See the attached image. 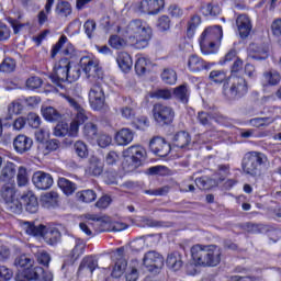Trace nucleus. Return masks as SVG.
<instances>
[{"label": "nucleus", "instance_id": "dca6fc26", "mask_svg": "<svg viewBox=\"0 0 281 281\" xmlns=\"http://www.w3.org/2000/svg\"><path fill=\"white\" fill-rule=\"evenodd\" d=\"M164 0H142L138 10L143 14H159L164 10Z\"/></svg>", "mask_w": 281, "mask_h": 281}, {"label": "nucleus", "instance_id": "0eeeda50", "mask_svg": "<svg viewBox=\"0 0 281 281\" xmlns=\"http://www.w3.org/2000/svg\"><path fill=\"white\" fill-rule=\"evenodd\" d=\"M151 113L159 126H170L175 122V109L164 103H155Z\"/></svg>", "mask_w": 281, "mask_h": 281}, {"label": "nucleus", "instance_id": "37998d69", "mask_svg": "<svg viewBox=\"0 0 281 281\" xmlns=\"http://www.w3.org/2000/svg\"><path fill=\"white\" fill-rule=\"evenodd\" d=\"M231 167L229 165H218L217 166V170L215 172V176L217 177V179H215L218 183H223V181H225V179H227L228 175H231Z\"/></svg>", "mask_w": 281, "mask_h": 281}, {"label": "nucleus", "instance_id": "de8ad7c7", "mask_svg": "<svg viewBox=\"0 0 281 281\" xmlns=\"http://www.w3.org/2000/svg\"><path fill=\"white\" fill-rule=\"evenodd\" d=\"M173 94H175V98H177V100H180V102H183V104L188 103V86L187 85L177 87L173 90Z\"/></svg>", "mask_w": 281, "mask_h": 281}, {"label": "nucleus", "instance_id": "09e8293b", "mask_svg": "<svg viewBox=\"0 0 281 281\" xmlns=\"http://www.w3.org/2000/svg\"><path fill=\"white\" fill-rule=\"evenodd\" d=\"M149 65H150V60L146 59L145 57H139L135 63V71L137 76H144Z\"/></svg>", "mask_w": 281, "mask_h": 281}, {"label": "nucleus", "instance_id": "6e6552de", "mask_svg": "<svg viewBox=\"0 0 281 281\" xmlns=\"http://www.w3.org/2000/svg\"><path fill=\"white\" fill-rule=\"evenodd\" d=\"M89 102L93 111H103L104 113L109 111V105H106V97H104V90L100 85H94L90 89Z\"/></svg>", "mask_w": 281, "mask_h": 281}, {"label": "nucleus", "instance_id": "6ab92c4d", "mask_svg": "<svg viewBox=\"0 0 281 281\" xmlns=\"http://www.w3.org/2000/svg\"><path fill=\"white\" fill-rule=\"evenodd\" d=\"M123 155H127V157H131L132 159H135L138 161V164L144 165L146 161V148H144L142 145H132L125 150H123Z\"/></svg>", "mask_w": 281, "mask_h": 281}, {"label": "nucleus", "instance_id": "ea45409f", "mask_svg": "<svg viewBox=\"0 0 281 281\" xmlns=\"http://www.w3.org/2000/svg\"><path fill=\"white\" fill-rule=\"evenodd\" d=\"M97 267L98 261L92 257H86L79 266V273H82V271H89V273H93Z\"/></svg>", "mask_w": 281, "mask_h": 281}, {"label": "nucleus", "instance_id": "3c124183", "mask_svg": "<svg viewBox=\"0 0 281 281\" xmlns=\"http://www.w3.org/2000/svg\"><path fill=\"white\" fill-rule=\"evenodd\" d=\"M226 78H227V75L223 70H212L209 76V80L217 85L225 82Z\"/></svg>", "mask_w": 281, "mask_h": 281}, {"label": "nucleus", "instance_id": "774afa93", "mask_svg": "<svg viewBox=\"0 0 281 281\" xmlns=\"http://www.w3.org/2000/svg\"><path fill=\"white\" fill-rule=\"evenodd\" d=\"M13 272L5 266H0V281L12 280Z\"/></svg>", "mask_w": 281, "mask_h": 281}, {"label": "nucleus", "instance_id": "c85d7f7f", "mask_svg": "<svg viewBox=\"0 0 281 281\" xmlns=\"http://www.w3.org/2000/svg\"><path fill=\"white\" fill-rule=\"evenodd\" d=\"M195 186L200 190H212V188H216V186H218V181L214 178L202 176L195 179Z\"/></svg>", "mask_w": 281, "mask_h": 281}, {"label": "nucleus", "instance_id": "2f4dec72", "mask_svg": "<svg viewBox=\"0 0 281 281\" xmlns=\"http://www.w3.org/2000/svg\"><path fill=\"white\" fill-rule=\"evenodd\" d=\"M42 114L47 122H63V114H60V112L53 106L42 109Z\"/></svg>", "mask_w": 281, "mask_h": 281}, {"label": "nucleus", "instance_id": "f8f14e48", "mask_svg": "<svg viewBox=\"0 0 281 281\" xmlns=\"http://www.w3.org/2000/svg\"><path fill=\"white\" fill-rule=\"evenodd\" d=\"M79 65L88 78H100L102 70L93 58L89 56L81 57Z\"/></svg>", "mask_w": 281, "mask_h": 281}, {"label": "nucleus", "instance_id": "bf43d9fd", "mask_svg": "<svg viewBox=\"0 0 281 281\" xmlns=\"http://www.w3.org/2000/svg\"><path fill=\"white\" fill-rule=\"evenodd\" d=\"M25 120L31 128H38L41 126V116L34 112L29 113Z\"/></svg>", "mask_w": 281, "mask_h": 281}, {"label": "nucleus", "instance_id": "f3484780", "mask_svg": "<svg viewBox=\"0 0 281 281\" xmlns=\"http://www.w3.org/2000/svg\"><path fill=\"white\" fill-rule=\"evenodd\" d=\"M114 256L116 261L112 270V278H122L124 271H126V267H128V262L124 258V247L117 248Z\"/></svg>", "mask_w": 281, "mask_h": 281}, {"label": "nucleus", "instance_id": "bb28decb", "mask_svg": "<svg viewBox=\"0 0 281 281\" xmlns=\"http://www.w3.org/2000/svg\"><path fill=\"white\" fill-rule=\"evenodd\" d=\"M58 148H60V142L58 139H50L46 143L38 144L37 153L38 155H49V153H54Z\"/></svg>", "mask_w": 281, "mask_h": 281}, {"label": "nucleus", "instance_id": "f704fd0d", "mask_svg": "<svg viewBox=\"0 0 281 281\" xmlns=\"http://www.w3.org/2000/svg\"><path fill=\"white\" fill-rule=\"evenodd\" d=\"M77 201H81V203H93L95 199H98V194L95 191L88 189V190H82L78 191L76 193Z\"/></svg>", "mask_w": 281, "mask_h": 281}, {"label": "nucleus", "instance_id": "5701e85b", "mask_svg": "<svg viewBox=\"0 0 281 281\" xmlns=\"http://www.w3.org/2000/svg\"><path fill=\"white\" fill-rule=\"evenodd\" d=\"M188 67L190 71L196 72L203 71V69H210V64L196 55H191L188 59Z\"/></svg>", "mask_w": 281, "mask_h": 281}, {"label": "nucleus", "instance_id": "f257e3e1", "mask_svg": "<svg viewBox=\"0 0 281 281\" xmlns=\"http://www.w3.org/2000/svg\"><path fill=\"white\" fill-rule=\"evenodd\" d=\"M125 36L135 49H146L153 38V29L142 20H132L125 29Z\"/></svg>", "mask_w": 281, "mask_h": 281}, {"label": "nucleus", "instance_id": "c03bdc74", "mask_svg": "<svg viewBox=\"0 0 281 281\" xmlns=\"http://www.w3.org/2000/svg\"><path fill=\"white\" fill-rule=\"evenodd\" d=\"M74 148L77 157L80 159H87V157H89V149L87 148V144H85V142L77 140Z\"/></svg>", "mask_w": 281, "mask_h": 281}, {"label": "nucleus", "instance_id": "7c9ffc66", "mask_svg": "<svg viewBox=\"0 0 281 281\" xmlns=\"http://www.w3.org/2000/svg\"><path fill=\"white\" fill-rule=\"evenodd\" d=\"M140 166H143L142 162H138L135 158H131V156L123 154L122 168L124 172H135V170Z\"/></svg>", "mask_w": 281, "mask_h": 281}, {"label": "nucleus", "instance_id": "49530a36", "mask_svg": "<svg viewBox=\"0 0 281 281\" xmlns=\"http://www.w3.org/2000/svg\"><path fill=\"white\" fill-rule=\"evenodd\" d=\"M263 78L268 85L271 87H276V85H280L281 76L280 72L276 70H270L263 74Z\"/></svg>", "mask_w": 281, "mask_h": 281}, {"label": "nucleus", "instance_id": "4468645a", "mask_svg": "<svg viewBox=\"0 0 281 281\" xmlns=\"http://www.w3.org/2000/svg\"><path fill=\"white\" fill-rule=\"evenodd\" d=\"M32 182L37 190H49L54 186V177L45 171H36L33 173Z\"/></svg>", "mask_w": 281, "mask_h": 281}, {"label": "nucleus", "instance_id": "b1692460", "mask_svg": "<svg viewBox=\"0 0 281 281\" xmlns=\"http://www.w3.org/2000/svg\"><path fill=\"white\" fill-rule=\"evenodd\" d=\"M116 63L124 74H128L131 69H133V58L126 52L119 53L116 57Z\"/></svg>", "mask_w": 281, "mask_h": 281}, {"label": "nucleus", "instance_id": "5fc2aeb1", "mask_svg": "<svg viewBox=\"0 0 281 281\" xmlns=\"http://www.w3.org/2000/svg\"><path fill=\"white\" fill-rule=\"evenodd\" d=\"M109 45H111L113 49H123V47H126V41L117 35H112L109 38Z\"/></svg>", "mask_w": 281, "mask_h": 281}, {"label": "nucleus", "instance_id": "13d9d810", "mask_svg": "<svg viewBox=\"0 0 281 281\" xmlns=\"http://www.w3.org/2000/svg\"><path fill=\"white\" fill-rule=\"evenodd\" d=\"M35 258L40 265H43L44 267H49L52 257L47 254V251L45 250L37 251L35 254Z\"/></svg>", "mask_w": 281, "mask_h": 281}, {"label": "nucleus", "instance_id": "393cba45", "mask_svg": "<svg viewBox=\"0 0 281 281\" xmlns=\"http://www.w3.org/2000/svg\"><path fill=\"white\" fill-rule=\"evenodd\" d=\"M0 196L3 203L12 201V199L16 198V187H14V183L8 182L2 184V187L0 188Z\"/></svg>", "mask_w": 281, "mask_h": 281}, {"label": "nucleus", "instance_id": "c756f323", "mask_svg": "<svg viewBox=\"0 0 281 281\" xmlns=\"http://www.w3.org/2000/svg\"><path fill=\"white\" fill-rule=\"evenodd\" d=\"M88 172L93 177H100L104 172V162L95 156L91 157Z\"/></svg>", "mask_w": 281, "mask_h": 281}, {"label": "nucleus", "instance_id": "a878e982", "mask_svg": "<svg viewBox=\"0 0 281 281\" xmlns=\"http://www.w3.org/2000/svg\"><path fill=\"white\" fill-rule=\"evenodd\" d=\"M192 142V137L186 131L178 132L172 138V143L177 148H188Z\"/></svg>", "mask_w": 281, "mask_h": 281}, {"label": "nucleus", "instance_id": "680f3d73", "mask_svg": "<svg viewBox=\"0 0 281 281\" xmlns=\"http://www.w3.org/2000/svg\"><path fill=\"white\" fill-rule=\"evenodd\" d=\"M135 128L138 131H146L150 126V122L146 116H139L133 122Z\"/></svg>", "mask_w": 281, "mask_h": 281}, {"label": "nucleus", "instance_id": "cd10ccee", "mask_svg": "<svg viewBox=\"0 0 281 281\" xmlns=\"http://www.w3.org/2000/svg\"><path fill=\"white\" fill-rule=\"evenodd\" d=\"M167 266L172 271H179L181 267H183V257L179 251H175L168 255L167 257Z\"/></svg>", "mask_w": 281, "mask_h": 281}, {"label": "nucleus", "instance_id": "f03ea898", "mask_svg": "<svg viewBox=\"0 0 281 281\" xmlns=\"http://www.w3.org/2000/svg\"><path fill=\"white\" fill-rule=\"evenodd\" d=\"M223 249L216 245L196 244L191 247V258L198 267H218Z\"/></svg>", "mask_w": 281, "mask_h": 281}, {"label": "nucleus", "instance_id": "412c9836", "mask_svg": "<svg viewBox=\"0 0 281 281\" xmlns=\"http://www.w3.org/2000/svg\"><path fill=\"white\" fill-rule=\"evenodd\" d=\"M21 201L24 204L26 212L30 214H36L38 212V199L34 193L29 192L21 196Z\"/></svg>", "mask_w": 281, "mask_h": 281}, {"label": "nucleus", "instance_id": "20e7f679", "mask_svg": "<svg viewBox=\"0 0 281 281\" xmlns=\"http://www.w3.org/2000/svg\"><path fill=\"white\" fill-rule=\"evenodd\" d=\"M23 229L29 236H36L44 238L47 245H56L60 240V231L58 228H47V226L40 224L35 226L33 222H24Z\"/></svg>", "mask_w": 281, "mask_h": 281}, {"label": "nucleus", "instance_id": "79ce46f5", "mask_svg": "<svg viewBox=\"0 0 281 281\" xmlns=\"http://www.w3.org/2000/svg\"><path fill=\"white\" fill-rule=\"evenodd\" d=\"M161 80L166 85H176L177 83V72L173 69L165 68L161 74Z\"/></svg>", "mask_w": 281, "mask_h": 281}, {"label": "nucleus", "instance_id": "9d476101", "mask_svg": "<svg viewBox=\"0 0 281 281\" xmlns=\"http://www.w3.org/2000/svg\"><path fill=\"white\" fill-rule=\"evenodd\" d=\"M143 265L150 273H159L164 268V257L157 251H148L144 256Z\"/></svg>", "mask_w": 281, "mask_h": 281}, {"label": "nucleus", "instance_id": "2eb2a0df", "mask_svg": "<svg viewBox=\"0 0 281 281\" xmlns=\"http://www.w3.org/2000/svg\"><path fill=\"white\" fill-rule=\"evenodd\" d=\"M32 146H34V140L25 134H20L13 139V149L18 155H25V153H30V150H32Z\"/></svg>", "mask_w": 281, "mask_h": 281}, {"label": "nucleus", "instance_id": "e2e57ef3", "mask_svg": "<svg viewBox=\"0 0 281 281\" xmlns=\"http://www.w3.org/2000/svg\"><path fill=\"white\" fill-rule=\"evenodd\" d=\"M27 170L25 167H20L18 171V186L19 188H23L24 186H27Z\"/></svg>", "mask_w": 281, "mask_h": 281}, {"label": "nucleus", "instance_id": "603ef678", "mask_svg": "<svg viewBox=\"0 0 281 281\" xmlns=\"http://www.w3.org/2000/svg\"><path fill=\"white\" fill-rule=\"evenodd\" d=\"M150 98H156V100H170L172 98V92L168 89H158L150 92Z\"/></svg>", "mask_w": 281, "mask_h": 281}, {"label": "nucleus", "instance_id": "39448f33", "mask_svg": "<svg viewBox=\"0 0 281 281\" xmlns=\"http://www.w3.org/2000/svg\"><path fill=\"white\" fill-rule=\"evenodd\" d=\"M223 38V27L221 25L206 27L200 36V47L202 54H215L216 43Z\"/></svg>", "mask_w": 281, "mask_h": 281}, {"label": "nucleus", "instance_id": "ddd939ff", "mask_svg": "<svg viewBox=\"0 0 281 281\" xmlns=\"http://www.w3.org/2000/svg\"><path fill=\"white\" fill-rule=\"evenodd\" d=\"M25 276L29 278L30 281H53L54 274L49 271H45L42 267H29L24 269Z\"/></svg>", "mask_w": 281, "mask_h": 281}, {"label": "nucleus", "instance_id": "72a5a7b5", "mask_svg": "<svg viewBox=\"0 0 281 281\" xmlns=\"http://www.w3.org/2000/svg\"><path fill=\"white\" fill-rule=\"evenodd\" d=\"M57 183L58 188H60L61 192H64L66 196H71V194H74L78 188L76 183L69 181L66 178H59Z\"/></svg>", "mask_w": 281, "mask_h": 281}, {"label": "nucleus", "instance_id": "a19ab883", "mask_svg": "<svg viewBox=\"0 0 281 281\" xmlns=\"http://www.w3.org/2000/svg\"><path fill=\"white\" fill-rule=\"evenodd\" d=\"M81 66L79 65H72L71 66V61H69L68 65V79L67 82H76V80H78L82 74L81 70Z\"/></svg>", "mask_w": 281, "mask_h": 281}, {"label": "nucleus", "instance_id": "4c0bfd02", "mask_svg": "<svg viewBox=\"0 0 281 281\" xmlns=\"http://www.w3.org/2000/svg\"><path fill=\"white\" fill-rule=\"evenodd\" d=\"M83 135L88 142L98 139V125L91 122L86 123L83 126Z\"/></svg>", "mask_w": 281, "mask_h": 281}, {"label": "nucleus", "instance_id": "864d4df0", "mask_svg": "<svg viewBox=\"0 0 281 281\" xmlns=\"http://www.w3.org/2000/svg\"><path fill=\"white\" fill-rule=\"evenodd\" d=\"M54 135L55 137H66V135H69V124L58 123L54 128Z\"/></svg>", "mask_w": 281, "mask_h": 281}, {"label": "nucleus", "instance_id": "c9c22d12", "mask_svg": "<svg viewBox=\"0 0 281 281\" xmlns=\"http://www.w3.org/2000/svg\"><path fill=\"white\" fill-rule=\"evenodd\" d=\"M201 25V15L193 14L188 21L187 25V36L188 38H192L196 32V27Z\"/></svg>", "mask_w": 281, "mask_h": 281}, {"label": "nucleus", "instance_id": "6e6d98bb", "mask_svg": "<svg viewBox=\"0 0 281 281\" xmlns=\"http://www.w3.org/2000/svg\"><path fill=\"white\" fill-rule=\"evenodd\" d=\"M250 49L255 52V55H252V58H255V60H266V58L269 56L267 48H260L255 44L250 46Z\"/></svg>", "mask_w": 281, "mask_h": 281}, {"label": "nucleus", "instance_id": "9b49d317", "mask_svg": "<svg viewBox=\"0 0 281 281\" xmlns=\"http://www.w3.org/2000/svg\"><path fill=\"white\" fill-rule=\"evenodd\" d=\"M149 150H151L154 155H157V157H168L172 147L170 143L166 142V138L155 136L149 142Z\"/></svg>", "mask_w": 281, "mask_h": 281}, {"label": "nucleus", "instance_id": "a18cd8bd", "mask_svg": "<svg viewBox=\"0 0 281 281\" xmlns=\"http://www.w3.org/2000/svg\"><path fill=\"white\" fill-rule=\"evenodd\" d=\"M55 12L59 16H69L71 14V4L67 1H58Z\"/></svg>", "mask_w": 281, "mask_h": 281}, {"label": "nucleus", "instance_id": "aec40b11", "mask_svg": "<svg viewBox=\"0 0 281 281\" xmlns=\"http://www.w3.org/2000/svg\"><path fill=\"white\" fill-rule=\"evenodd\" d=\"M14 177H16V165L7 162L0 171V183H12Z\"/></svg>", "mask_w": 281, "mask_h": 281}, {"label": "nucleus", "instance_id": "8fccbe9b", "mask_svg": "<svg viewBox=\"0 0 281 281\" xmlns=\"http://www.w3.org/2000/svg\"><path fill=\"white\" fill-rule=\"evenodd\" d=\"M16 69V61L12 58H5L1 64H0V71H3V74H12Z\"/></svg>", "mask_w": 281, "mask_h": 281}, {"label": "nucleus", "instance_id": "4be33fe9", "mask_svg": "<svg viewBox=\"0 0 281 281\" xmlns=\"http://www.w3.org/2000/svg\"><path fill=\"white\" fill-rule=\"evenodd\" d=\"M135 137V132L131 128H122L115 135V142L119 146H128Z\"/></svg>", "mask_w": 281, "mask_h": 281}, {"label": "nucleus", "instance_id": "338daca9", "mask_svg": "<svg viewBox=\"0 0 281 281\" xmlns=\"http://www.w3.org/2000/svg\"><path fill=\"white\" fill-rule=\"evenodd\" d=\"M95 21L87 20L83 24L85 33L87 34L88 38H93V33L95 32Z\"/></svg>", "mask_w": 281, "mask_h": 281}, {"label": "nucleus", "instance_id": "69168bd1", "mask_svg": "<svg viewBox=\"0 0 281 281\" xmlns=\"http://www.w3.org/2000/svg\"><path fill=\"white\" fill-rule=\"evenodd\" d=\"M93 228L98 232V234H101L102 232H111V227L109 226V223H106L104 220H97L93 224Z\"/></svg>", "mask_w": 281, "mask_h": 281}, {"label": "nucleus", "instance_id": "0e129e2a", "mask_svg": "<svg viewBox=\"0 0 281 281\" xmlns=\"http://www.w3.org/2000/svg\"><path fill=\"white\" fill-rule=\"evenodd\" d=\"M42 86H43V79H41L40 77H30L26 80V87L32 91H34V89H41Z\"/></svg>", "mask_w": 281, "mask_h": 281}, {"label": "nucleus", "instance_id": "7ed1b4c3", "mask_svg": "<svg viewBox=\"0 0 281 281\" xmlns=\"http://www.w3.org/2000/svg\"><path fill=\"white\" fill-rule=\"evenodd\" d=\"M267 157L260 151H248L241 159V170L248 177H260Z\"/></svg>", "mask_w": 281, "mask_h": 281}, {"label": "nucleus", "instance_id": "473e14b6", "mask_svg": "<svg viewBox=\"0 0 281 281\" xmlns=\"http://www.w3.org/2000/svg\"><path fill=\"white\" fill-rule=\"evenodd\" d=\"M4 205L7 212H10L11 214H21V212H23V202H21L19 195L4 202Z\"/></svg>", "mask_w": 281, "mask_h": 281}, {"label": "nucleus", "instance_id": "e433bc0d", "mask_svg": "<svg viewBox=\"0 0 281 281\" xmlns=\"http://www.w3.org/2000/svg\"><path fill=\"white\" fill-rule=\"evenodd\" d=\"M14 266L18 269H30V267H34V260L30 255H20L15 258Z\"/></svg>", "mask_w": 281, "mask_h": 281}, {"label": "nucleus", "instance_id": "1a4fd4ad", "mask_svg": "<svg viewBox=\"0 0 281 281\" xmlns=\"http://www.w3.org/2000/svg\"><path fill=\"white\" fill-rule=\"evenodd\" d=\"M69 69V58H61L54 67L53 74L49 75V79L54 85L60 87L61 82H67L69 80L68 75Z\"/></svg>", "mask_w": 281, "mask_h": 281}, {"label": "nucleus", "instance_id": "423d86ee", "mask_svg": "<svg viewBox=\"0 0 281 281\" xmlns=\"http://www.w3.org/2000/svg\"><path fill=\"white\" fill-rule=\"evenodd\" d=\"M223 93L226 100H240L249 93V85L245 78L233 75L228 82L224 83Z\"/></svg>", "mask_w": 281, "mask_h": 281}, {"label": "nucleus", "instance_id": "58836bf2", "mask_svg": "<svg viewBox=\"0 0 281 281\" xmlns=\"http://www.w3.org/2000/svg\"><path fill=\"white\" fill-rule=\"evenodd\" d=\"M200 12H202L203 16H218V14H221V5L207 3L206 5H202L200 8Z\"/></svg>", "mask_w": 281, "mask_h": 281}, {"label": "nucleus", "instance_id": "4d7b16f0", "mask_svg": "<svg viewBox=\"0 0 281 281\" xmlns=\"http://www.w3.org/2000/svg\"><path fill=\"white\" fill-rule=\"evenodd\" d=\"M143 223H145L146 227H172V223L170 222L157 221L153 218H145Z\"/></svg>", "mask_w": 281, "mask_h": 281}, {"label": "nucleus", "instance_id": "a211bd4d", "mask_svg": "<svg viewBox=\"0 0 281 281\" xmlns=\"http://www.w3.org/2000/svg\"><path fill=\"white\" fill-rule=\"evenodd\" d=\"M237 30L241 38H247L251 34L252 25L251 19L247 14H240L236 19Z\"/></svg>", "mask_w": 281, "mask_h": 281}, {"label": "nucleus", "instance_id": "052dcab7", "mask_svg": "<svg viewBox=\"0 0 281 281\" xmlns=\"http://www.w3.org/2000/svg\"><path fill=\"white\" fill-rule=\"evenodd\" d=\"M21 113V103L13 101L8 105V115L5 120H12L13 115Z\"/></svg>", "mask_w": 281, "mask_h": 281}]
</instances>
